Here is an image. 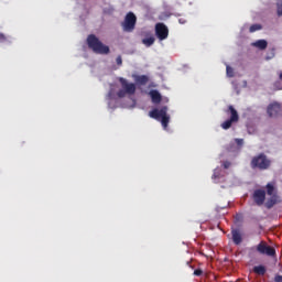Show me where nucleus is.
I'll list each match as a JSON object with an SVG mask.
<instances>
[{
	"label": "nucleus",
	"mask_w": 282,
	"mask_h": 282,
	"mask_svg": "<svg viewBox=\"0 0 282 282\" xmlns=\"http://www.w3.org/2000/svg\"><path fill=\"white\" fill-rule=\"evenodd\" d=\"M150 118L161 122L164 130L169 128L171 122V115H169V107L162 106L161 108H154L150 112Z\"/></svg>",
	"instance_id": "obj_1"
},
{
	"label": "nucleus",
	"mask_w": 282,
	"mask_h": 282,
	"mask_svg": "<svg viewBox=\"0 0 282 282\" xmlns=\"http://www.w3.org/2000/svg\"><path fill=\"white\" fill-rule=\"evenodd\" d=\"M87 45L95 54L107 55L110 52L109 46L102 44V42H100L94 34L88 35Z\"/></svg>",
	"instance_id": "obj_2"
},
{
	"label": "nucleus",
	"mask_w": 282,
	"mask_h": 282,
	"mask_svg": "<svg viewBox=\"0 0 282 282\" xmlns=\"http://www.w3.org/2000/svg\"><path fill=\"white\" fill-rule=\"evenodd\" d=\"M272 161L265 153H259L251 159L250 166L252 170L265 171L271 167Z\"/></svg>",
	"instance_id": "obj_3"
},
{
	"label": "nucleus",
	"mask_w": 282,
	"mask_h": 282,
	"mask_svg": "<svg viewBox=\"0 0 282 282\" xmlns=\"http://www.w3.org/2000/svg\"><path fill=\"white\" fill-rule=\"evenodd\" d=\"M258 252L261 256H267V257H271L274 258L276 257V249L270 245H268L267 241H260L257 247H250L249 248V252Z\"/></svg>",
	"instance_id": "obj_4"
},
{
	"label": "nucleus",
	"mask_w": 282,
	"mask_h": 282,
	"mask_svg": "<svg viewBox=\"0 0 282 282\" xmlns=\"http://www.w3.org/2000/svg\"><path fill=\"white\" fill-rule=\"evenodd\" d=\"M119 83L121 85V88L117 93L119 98H124L127 95L133 96L135 94V83H130L124 77H119Z\"/></svg>",
	"instance_id": "obj_5"
},
{
	"label": "nucleus",
	"mask_w": 282,
	"mask_h": 282,
	"mask_svg": "<svg viewBox=\"0 0 282 282\" xmlns=\"http://www.w3.org/2000/svg\"><path fill=\"white\" fill-rule=\"evenodd\" d=\"M227 113H230V118L225 120L220 127L224 130H229L232 127V123L239 122V112H237V109L232 105L228 106V109L226 111Z\"/></svg>",
	"instance_id": "obj_6"
},
{
	"label": "nucleus",
	"mask_w": 282,
	"mask_h": 282,
	"mask_svg": "<svg viewBox=\"0 0 282 282\" xmlns=\"http://www.w3.org/2000/svg\"><path fill=\"white\" fill-rule=\"evenodd\" d=\"M138 22V18H135V13L131 11L127 13L123 22H121V28L123 32L132 33L135 30V23Z\"/></svg>",
	"instance_id": "obj_7"
},
{
	"label": "nucleus",
	"mask_w": 282,
	"mask_h": 282,
	"mask_svg": "<svg viewBox=\"0 0 282 282\" xmlns=\"http://www.w3.org/2000/svg\"><path fill=\"white\" fill-rule=\"evenodd\" d=\"M254 204L259 207L263 206L267 200V191L263 188H257L251 195Z\"/></svg>",
	"instance_id": "obj_8"
},
{
	"label": "nucleus",
	"mask_w": 282,
	"mask_h": 282,
	"mask_svg": "<svg viewBox=\"0 0 282 282\" xmlns=\"http://www.w3.org/2000/svg\"><path fill=\"white\" fill-rule=\"evenodd\" d=\"M155 35L160 41L169 39V26L164 22H158L155 24Z\"/></svg>",
	"instance_id": "obj_9"
},
{
	"label": "nucleus",
	"mask_w": 282,
	"mask_h": 282,
	"mask_svg": "<svg viewBox=\"0 0 282 282\" xmlns=\"http://www.w3.org/2000/svg\"><path fill=\"white\" fill-rule=\"evenodd\" d=\"M267 112L270 118H275L282 113V105L273 102L268 106Z\"/></svg>",
	"instance_id": "obj_10"
},
{
	"label": "nucleus",
	"mask_w": 282,
	"mask_h": 282,
	"mask_svg": "<svg viewBox=\"0 0 282 282\" xmlns=\"http://www.w3.org/2000/svg\"><path fill=\"white\" fill-rule=\"evenodd\" d=\"M149 96L151 97V100L154 105L162 102V94H160L158 89H151L149 91Z\"/></svg>",
	"instance_id": "obj_11"
},
{
	"label": "nucleus",
	"mask_w": 282,
	"mask_h": 282,
	"mask_svg": "<svg viewBox=\"0 0 282 282\" xmlns=\"http://www.w3.org/2000/svg\"><path fill=\"white\" fill-rule=\"evenodd\" d=\"M279 203H281L280 196L278 194H273L272 197H270L267 202H265V208L267 209H272L275 205H278Z\"/></svg>",
	"instance_id": "obj_12"
},
{
	"label": "nucleus",
	"mask_w": 282,
	"mask_h": 282,
	"mask_svg": "<svg viewBox=\"0 0 282 282\" xmlns=\"http://www.w3.org/2000/svg\"><path fill=\"white\" fill-rule=\"evenodd\" d=\"M231 236H232V241L236 246L241 245L242 238H241V232L239 231V229H232Z\"/></svg>",
	"instance_id": "obj_13"
},
{
	"label": "nucleus",
	"mask_w": 282,
	"mask_h": 282,
	"mask_svg": "<svg viewBox=\"0 0 282 282\" xmlns=\"http://www.w3.org/2000/svg\"><path fill=\"white\" fill-rule=\"evenodd\" d=\"M253 47H257L258 50L264 51L268 48L269 43L267 42V40H257V42L252 43Z\"/></svg>",
	"instance_id": "obj_14"
},
{
	"label": "nucleus",
	"mask_w": 282,
	"mask_h": 282,
	"mask_svg": "<svg viewBox=\"0 0 282 282\" xmlns=\"http://www.w3.org/2000/svg\"><path fill=\"white\" fill-rule=\"evenodd\" d=\"M253 272L258 275L264 276L267 274V268L263 264L254 265Z\"/></svg>",
	"instance_id": "obj_15"
},
{
	"label": "nucleus",
	"mask_w": 282,
	"mask_h": 282,
	"mask_svg": "<svg viewBox=\"0 0 282 282\" xmlns=\"http://www.w3.org/2000/svg\"><path fill=\"white\" fill-rule=\"evenodd\" d=\"M265 187H267V194L269 196H274L275 186L272 183H268Z\"/></svg>",
	"instance_id": "obj_16"
},
{
	"label": "nucleus",
	"mask_w": 282,
	"mask_h": 282,
	"mask_svg": "<svg viewBox=\"0 0 282 282\" xmlns=\"http://www.w3.org/2000/svg\"><path fill=\"white\" fill-rule=\"evenodd\" d=\"M142 43L147 47H151V45H153L155 43V37H145L144 40H142Z\"/></svg>",
	"instance_id": "obj_17"
},
{
	"label": "nucleus",
	"mask_w": 282,
	"mask_h": 282,
	"mask_svg": "<svg viewBox=\"0 0 282 282\" xmlns=\"http://www.w3.org/2000/svg\"><path fill=\"white\" fill-rule=\"evenodd\" d=\"M262 29H263L262 24H251V26L249 29V32L254 33V32H258Z\"/></svg>",
	"instance_id": "obj_18"
},
{
	"label": "nucleus",
	"mask_w": 282,
	"mask_h": 282,
	"mask_svg": "<svg viewBox=\"0 0 282 282\" xmlns=\"http://www.w3.org/2000/svg\"><path fill=\"white\" fill-rule=\"evenodd\" d=\"M226 73H227V77H229V78L235 77V68H232V66L227 65L226 66Z\"/></svg>",
	"instance_id": "obj_19"
},
{
	"label": "nucleus",
	"mask_w": 282,
	"mask_h": 282,
	"mask_svg": "<svg viewBox=\"0 0 282 282\" xmlns=\"http://www.w3.org/2000/svg\"><path fill=\"white\" fill-rule=\"evenodd\" d=\"M276 11L278 15L282 17V0H279V2H276Z\"/></svg>",
	"instance_id": "obj_20"
},
{
	"label": "nucleus",
	"mask_w": 282,
	"mask_h": 282,
	"mask_svg": "<svg viewBox=\"0 0 282 282\" xmlns=\"http://www.w3.org/2000/svg\"><path fill=\"white\" fill-rule=\"evenodd\" d=\"M149 82H151V77L148 75H142V85H147Z\"/></svg>",
	"instance_id": "obj_21"
},
{
	"label": "nucleus",
	"mask_w": 282,
	"mask_h": 282,
	"mask_svg": "<svg viewBox=\"0 0 282 282\" xmlns=\"http://www.w3.org/2000/svg\"><path fill=\"white\" fill-rule=\"evenodd\" d=\"M202 274H204V270H202V269H195L194 270V275L195 276H202Z\"/></svg>",
	"instance_id": "obj_22"
},
{
	"label": "nucleus",
	"mask_w": 282,
	"mask_h": 282,
	"mask_svg": "<svg viewBox=\"0 0 282 282\" xmlns=\"http://www.w3.org/2000/svg\"><path fill=\"white\" fill-rule=\"evenodd\" d=\"M116 63H117L118 66H122V56L121 55L117 56Z\"/></svg>",
	"instance_id": "obj_23"
},
{
	"label": "nucleus",
	"mask_w": 282,
	"mask_h": 282,
	"mask_svg": "<svg viewBox=\"0 0 282 282\" xmlns=\"http://www.w3.org/2000/svg\"><path fill=\"white\" fill-rule=\"evenodd\" d=\"M230 165H231L230 161H224V163H223V166L225 170L230 169Z\"/></svg>",
	"instance_id": "obj_24"
},
{
	"label": "nucleus",
	"mask_w": 282,
	"mask_h": 282,
	"mask_svg": "<svg viewBox=\"0 0 282 282\" xmlns=\"http://www.w3.org/2000/svg\"><path fill=\"white\" fill-rule=\"evenodd\" d=\"M235 141H236L238 147H242L243 145V139L236 138Z\"/></svg>",
	"instance_id": "obj_25"
},
{
	"label": "nucleus",
	"mask_w": 282,
	"mask_h": 282,
	"mask_svg": "<svg viewBox=\"0 0 282 282\" xmlns=\"http://www.w3.org/2000/svg\"><path fill=\"white\" fill-rule=\"evenodd\" d=\"M7 41L6 35H3V33H0V43H3Z\"/></svg>",
	"instance_id": "obj_26"
},
{
	"label": "nucleus",
	"mask_w": 282,
	"mask_h": 282,
	"mask_svg": "<svg viewBox=\"0 0 282 282\" xmlns=\"http://www.w3.org/2000/svg\"><path fill=\"white\" fill-rule=\"evenodd\" d=\"M274 281L282 282V275H280V274L275 275Z\"/></svg>",
	"instance_id": "obj_27"
},
{
	"label": "nucleus",
	"mask_w": 282,
	"mask_h": 282,
	"mask_svg": "<svg viewBox=\"0 0 282 282\" xmlns=\"http://www.w3.org/2000/svg\"><path fill=\"white\" fill-rule=\"evenodd\" d=\"M274 56H275V53H274V52H272L271 56H267V61L272 59Z\"/></svg>",
	"instance_id": "obj_28"
},
{
	"label": "nucleus",
	"mask_w": 282,
	"mask_h": 282,
	"mask_svg": "<svg viewBox=\"0 0 282 282\" xmlns=\"http://www.w3.org/2000/svg\"><path fill=\"white\" fill-rule=\"evenodd\" d=\"M113 98V94L111 93V90L108 93V99H112Z\"/></svg>",
	"instance_id": "obj_29"
},
{
	"label": "nucleus",
	"mask_w": 282,
	"mask_h": 282,
	"mask_svg": "<svg viewBox=\"0 0 282 282\" xmlns=\"http://www.w3.org/2000/svg\"><path fill=\"white\" fill-rule=\"evenodd\" d=\"M279 78L282 80V72L279 74Z\"/></svg>",
	"instance_id": "obj_30"
},
{
	"label": "nucleus",
	"mask_w": 282,
	"mask_h": 282,
	"mask_svg": "<svg viewBox=\"0 0 282 282\" xmlns=\"http://www.w3.org/2000/svg\"><path fill=\"white\" fill-rule=\"evenodd\" d=\"M139 82H142V76H139Z\"/></svg>",
	"instance_id": "obj_31"
}]
</instances>
